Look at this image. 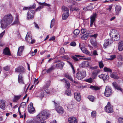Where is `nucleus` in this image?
Returning <instances> with one entry per match:
<instances>
[{"label":"nucleus","mask_w":123,"mask_h":123,"mask_svg":"<svg viewBox=\"0 0 123 123\" xmlns=\"http://www.w3.org/2000/svg\"><path fill=\"white\" fill-rule=\"evenodd\" d=\"M119 123H123V118H119Z\"/></svg>","instance_id":"obj_64"},{"label":"nucleus","mask_w":123,"mask_h":123,"mask_svg":"<svg viewBox=\"0 0 123 123\" xmlns=\"http://www.w3.org/2000/svg\"><path fill=\"white\" fill-rule=\"evenodd\" d=\"M68 122L69 123H77V120L76 118L74 117H70L68 119Z\"/></svg>","instance_id":"obj_18"},{"label":"nucleus","mask_w":123,"mask_h":123,"mask_svg":"<svg viewBox=\"0 0 123 123\" xmlns=\"http://www.w3.org/2000/svg\"><path fill=\"white\" fill-rule=\"evenodd\" d=\"M50 83V82L49 81L47 82L46 83L43 87V89L44 90L48 89L49 87Z\"/></svg>","instance_id":"obj_36"},{"label":"nucleus","mask_w":123,"mask_h":123,"mask_svg":"<svg viewBox=\"0 0 123 123\" xmlns=\"http://www.w3.org/2000/svg\"><path fill=\"white\" fill-rule=\"evenodd\" d=\"M55 22V19L54 18L52 20H51V24H50V28H52L53 26L54 25V23Z\"/></svg>","instance_id":"obj_53"},{"label":"nucleus","mask_w":123,"mask_h":123,"mask_svg":"<svg viewBox=\"0 0 123 123\" xmlns=\"http://www.w3.org/2000/svg\"><path fill=\"white\" fill-rule=\"evenodd\" d=\"M65 77L68 78L70 80L72 81L73 82H74L75 83H76L77 82L74 80L72 78L71 76L68 74H65Z\"/></svg>","instance_id":"obj_28"},{"label":"nucleus","mask_w":123,"mask_h":123,"mask_svg":"<svg viewBox=\"0 0 123 123\" xmlns=\"http://www.w3.org/2000/svg\"><path fill=\"white\" fill-rule=\"evenodd\" d=\"M29 10H32V9H34L36 7L35 4H34L32 5L29 6Z\"/></svg>","instance_id":"obj_45"},{"label":"nucleus","mask_w":123,"mask_h":123,"mask_svg":"<svg viewBox=\"0 0 123 123\" xmlns=\"http://www.w3.org/2000/svg\"><path fill=\"white\" fill-rule=\"evenodd\" d=\"M53 102H54L55 106V108L57 112L61 114H62L64 112L63 108L61 106H59L58 107H57V106L58 105V104L56 103L55 101H54Z\"/></svg>","instance_id":"obj_9"},{"label":"nucleus","mask_w":123,"mask_h":123,"mask_svg":"<svg viewBox=\"0 0 123 123\" xmlns=\"http://www.w3.org/2000/svg\"><path fill=\"white\" fill-rule=\"evenodd\" d=\"M118 49L119 51H121L123 49V42H120L118 44Z\"/></svg>","instance_id":"obj_31"},{"label":"nucleus","mask_w":123,"mask_h":123,"mask_svg":"<svg viewBox=\"0 0 123 123\" xmlns=\"http://www.w3.org/2000/svg\"><path fill=\"white\" fill-rule=\"evenodd\" d=\"M70 45L71 46H74L76 45V43L75 42H73L70 43Z\"/></svg>","instance_id":"obj_63"},{"label":"nucleus","mask_w":123,"mask_h":123,"mask_svg":"<svg viewBox=\"0 0 123 123\" xmlns=\"http://www.w3.org/2000/svg\"><path fill=\"white\" fill-rule=\"evenodd\" d=\"M105 111L108 113H111L113 111L112 106L109 102H108L107 105L105 107Z\"/></svg>","instance_id":"obj_5"},{"label":"nucleus","mask_w":123,"mask_h":123,"mask_svg":"<svg viewBox=\"0 0 123 123\" xmlns=\"http://www.w3.org/2000/svg\"><path fill=\"white\" fill-rule=\"evenodd\" d=\"M117 31L116 30L113 29L112 30L110 33V36L111 37H112L114 36H115V35L117 34Z\"/></svg>","instance_id":"obj_29"},{"label":"nucleus","mask_w":123,"mask_h":123,"mask_svg":"<svg viewBox=\"0 0 123 123\" xmlns=\"http://www.w3.org/2000/svg\"><path fill=\"white\" fill-rule=\"evenodd\" d=\"M86 31V29H82L81 30V33L82 34H84Z\"/></svg>","instance_id":"obj_62"},{"label":"nucleus","mask_w":123,"mask_h":123,"mask_svg":"<svg viewBox=\"0 0 123 123\" xmlns=\"http://www.w3.org/2000/svg\"><path fill=\"white\" fill-rule=\"evenodd\" d=\"M68 62L69 65L72 69L73 73V74H74L75 73V71L73 65L71 62L69 61H68Z\"/></svg>","instance_id":"obj_44"},{"label":"nucleus","mask_w":123,"mask_h":123,"mask_svg":"<svg viewBox=\"0 0 123 123\" xmlns=\"http://www.w3.org/2000/svg\"><path fill=\"white\" fill-rule=\"evenodd\" d=\"M35 14V12L34 10H29L27 13V18L28 19H33Z\"/></svg>","instance_id":"obj_8"},{"label":"nucleus","mask_w":123,"mask_h":123,"mask_svg":"<svg viewBox=\"0 0 123 123\" xmlns=\"http://www.w3.org/2000/svg\"><path fill=\"white\" fill-rule=\"evenodd\" d=\"M25 40L27 42L31 44H33L35 42V40L32 39L31 36L29 35L28 32L26 36Z\"/></svg>","instance_id":"obj_12"},{"label":"nucleus","mask_w":123,"mask_h":123,"mask_svg":"<svg viewBox=\"0 0 123 123\" xmlns=\"http://www.w3.org/2000/svg\"><path fill=\"white\" fill-rule=\"evenodd\" d=\"M104 42V48H105L108 45L112 44L113 43V41L111 39H107L105 40Z\"/></svg>","instance_id":"obj_11"},{"label":"nucleus","mask_w":123,"mask_h":123,"mask_svg":"<svg viewBox=\"0 0 123 123\" xmlns=\"http://www.w3.org/2000/svg\"><path fill=\"white\" fill-rule=\"evenodd\" d=\"M96 116V112L95 111H93L91 113V116L93 117H95Z\"/></svg>","instance_id":"obj_56"},{"label":"nucleus","mask_w":123,"mask_h":123,"mask_svg":"<svg viewBox=\"0 0 123 123\" xmlns=\"http://www.w3.org/2000/svg\"><path fill=\"white\" fill-rule=\"evenodd\" d=\"M87 7V10H91L93 9V7L92 5H90Z\"/></svg>","instance_id":"obj_55"},{"label":"nucleus","mask_w":123,"mask_h":123,"mask_svg":"<svg viewBox=\"0 0 123 123\" xmlns=\"http://www.w3.org/2000/svg\"><path fill=\"white\" fill-rule=\"evenodd\" d=\"M90 88L92 90L96 91L100 89V88L98 87L92 86H90Z\"/></svg>","instance_id":"obj_41"},{"label":"nucleus","mask_w":123,"mask_h":123,"mask_svg":"<svg viewBox=\"0 0 123 123\" xmlns=\"http://www.w3.org/2000/svg\"><path fill=\"white\" fill-rule=\"evenodd\" d=\"M60 62V61L58 60L55 61L54 63H57L55 65H54L55 67V69L59 68L60 69H62L64 65V63L62 62Z\"/></svg>","instance_id":"obj_7"},{"label":"nucleus","mask_w":123,"mask_h":123,"mask_svg":"<svg viewBox=\"0 0 123 123\" xmlns=\"http://www.w3.org/2000/svg\"><path fill=\"white\" fill-rule=\"evenodd\" d=\"M97 14L94 13L90 17V24L91 27H92L93 23L95 20V18L97 16Z\"/></svg>","instance_id":"obj_14"},{"label":"nucleus","mask_w":123,"mask_h":123,"mask_svg":"<svg viewBox=\"0 0 123 123\" xmlns=\"http://www.w3.org/2000/svg\"><path fill=\"white\" fill-rule=\"evenodd\" d=\"M18 83L21 84H24V81L23 77L22 74L20 73L18 76Z\"/></svg>","instance_id":"obj_17"},{"label":"nucleus","mask_w":123,"mask_h":123,"mask_svg":"<svg viewBox=\"0 0 123 123\" xmlns=\"http://www.w3.org/2000/svg\"><path fill=\"white\" fill-rule=\"evenodd\" d=\"M88 37L87 35L84 34L83 35V36L81 37V38L82 39L86 40L87 39Z\"/></svg>","instance_id":"obj_49"},{"label":"nucleus","mask_w":123,"mask_h":123,"mask_svg":"<svg viewBox=\"0 0 123 123\" xmlns=\"http://www.w3.org/2000/svg\"><path fill=\"white\" fill-rule=\"evenodd\" d=\"M26 104L25 102H23L20 105V106L18 108V111L19 113V115L20 116V118H23L24 117V118H25L26 116L25 113L24 112L23 113V115H22V114L20 112V108H23L24 106H25L26 105Z\"/></svg>","instance_id":"obj_10"},{"label":"nucleus","mask_w":123,"mask_h":123,"mask_svg":"<svg viewBox=\"0 0 123 123\" xmlns=\"http://www.w3.org/2000/svg\"><path fill=\"white\" fill-rule=\"evenodd\" d=\"M25 71V69L22 66L19 67L15 69V71L17 72L23 73Z\"/></svg>","instance_id":"obj_19"},{"label":"nucleus","mask_w":123,"mask_h":123,"mask_svg":"<svg viewBox=\"0 0 123 123\" xmlns=\"http://www.w3.org/2000/svg\"><path fill=\"white\" fill-rule=\"evenodd\" d=\"M65 94L67 95L68 96H70L71 95V91L69 89H67L65 92Z\"/></svg>","instance_id":"obj_42"},{"label":"nucleus","mask_w":123,"mask_h":123,"mask_svg":"<svg viewBox=\"0 0 123 123\" xmlns=\"http://www.w3.org/2000/svg\"><path fill=\"white\" fill-rule=\"evenodd\" d=\"M28 112L30 113L33 114L35 112V110L33 106V104L31 103L28 106Z\"/></svg>","instance_id":"obj_13"},{"label":"nucleus","mask_w":123,"mask_h":123,"mask_svg":"<svg viewBox=\"0 0 123 123\" xmlns=\"http://www.w3.org/2000/svg\"><path fill=\"white\" fill-rule=\"evenodd\" d=\"M68 2L70 4L68 7L70 8H72V6L75 4V2L73 0H68Z\"/></svg>","instance_id":"obj_33"},{"label":"nucleus","mask_w":123,"mask_h":123,"mask_svg":"<svg viewBox=\"0 0 123 123\" xmlns=\"http://www.w3.org/2000/svg\"><path fill=\"white\" fill-rule=\"evenodd\" d=\"M80 31L78 29H76L74 31V33L75 35H78L80 33Z\"/></svg>","instance_id":"obj_50"},{"label":"nucleus","mask_w":123,"mask_h":123,"mask_svg":"<svg viewBox=\"0 0 123 123\" xmlns=\"http://www.w3.org/2000/svg\"><path fill=\"white\" fill-rule=\"evenodd\" d=\"M70 10L71 11H73L74 10L76 11H79V9L77 7H76L74 9L72 8H70Z\"/></svg>","instance_id":"obj_59"},{"label":"nucleus","mask_w":123,"mask_h":123,"mask_svg":"<svg viewBox=\"0 0 123 123\" xmlns=\"http://www.w3.org/2000/svg\"><path fill=\"white\" fill-rule=\"evenodd\" d=\"M74 96L76 100L78 101H80L81 99V97L79 93L77 92L74 93Z\"/></svg>","instance_id":"obj_25"},{"label":"nucleus","mask_w":123,"mask_h":123,"mask_svg":"<svg viewBox=\"0 0 123 123\" xmlns=\"http://www.w3.org/2000/svg\"><path fill=\"white\" fill-rule=\"evenodd\" d=\"M100 68H102L104 66V65L103 63L102 62L100 61L98 62Z\"/></svg>","instance_id":"obj_47"},{"label":"nucleus","mask_w":123,"mask_h":123,"mask_svg":"<svg viewBox=\"0 0 123 123\" xmlns=\"http://www.w3.org/2000/svg\"><path fill=\"white\" fill-rule=\"evenodd\" d=\"M69 13H64L62 16V19L64 20L66 19L69 16Z\"/></svg>","instance_id":"obj_37"},{"label":"nucleus","mask_w":123,"mask_h":123,"mask_svg":"<svg viewBox=\"0 0 123 123\" xmlns=\"http://www.w3.org/2000/svg\"><path fill=\"white\" fill-rule=\"evenodd\" d=\"M87 98L90 100L92 102H94L95 99V98L93 96L90 95L88 96Z\"/></svg>","instance_id":"obj_39"},{"label":"nucleus","mask_w":123,"mask_h":123,"mask_svg":"<svg viewBox=\"0 0 123 123\" xmlns=\"http://www.w3.org/2000/svg\"><path fill=\"white\" fill-rule=\"evenodd\" d=\"M115 36H114L112 37L114 41H117L119 39V35L117 33Z\"/></svg>","instance_id":"obj_38"},{"label":"nucleus","mask_w":123,"mask_h":123,"mask_svg":"<svg viewBox=\"0 0 123 123\" xmlns=\"http://www.w3.org/2000/svg\"><path fill=\"white\" fill-rule=\"evenodd\" d=\"M60 52L61 54L65 52L64 49L62 47L60 49Z\"/></svg>","instance_id":"obj_57"},{"label":"nucleus","mask_w":123,"mask_h":123,"mask_svg":"<svg viewBox=\"0 0 123 123\" xmlns=\"http://www.w3.org/2000/svg\"><path fill=\"white\" fill-rule=\"evenodd\" d=\"M55 67L53 65L50 68H49L46 71V73H49L53 70L55 69Z\"/></svg>","instance_id":"obj_40"},{"label":"nucleus","mask_w":123,"mask_h":123,"mask_svg":"<svg viewBox=\"0 0 123 123\" xmlns=\"http://www.w3.org/2000/svg\"><path fill=\"white\" fill-rule=\"evenodd\" d=\"M89 63L86 61H84L80 65V67L82 68L86 67L89 66Z\"/></svg>","instance_id":"obj_27"},{"label":"nucleus","mask_w":123,"mask_h":123,"mask_svg":"<svg viewBox=\"0 0 123 123\" xmlns=\"http://www.w3.org/2000/svg\"><path fill=\"white\" fill-rule=\"evenodd\" d=\"M49 116V115L46 111H42L36 117L35 119L38 123H45L44 120L47 119Z\"/></svg>","instance_id":"obj_2"},{"label":"nucleus","mask_w":123,"mask_h":123,"mask_svg":"<svg viewBox=\"0 0 123 123\" xmlns=\"http://www.w3.org/2000/svg\"><path fill=\"white\" fill-rule=\"evenodd\" d=\"M98 77L99 78L102 79L104 82H107L109 80V76L108 75L101 74L99 75Z\"/></svg>","instance_id":"obj_15"},{"label":"nucleus","mask_w":123,"mask_h":123,"mask_svg":"<svg viewBox=\"0 0 123 123\" xmlns=\"http://www.w3.org/2000/svg\"><path fill=\"white\" fill-rule=\"evenodd\" d=\"M112 90L111 87L109 86H106L104 92L105 95L107 97H109L111 95Z\"/></svg>","instance_id":"obj_4"},{"label":"nucleus","mask_w":123,"mask_h":123,"mask_svg":"<svg viewBox=\"0 0 123 123\" xmlns=\"http://www.w3.org/2000/svg\"><path fill=\"white\" fill-rule=\"evenodd\" d=\"M112 85L114 87L118 90H120L122 91V89H121L119 86L116 82H114L112 83Z\"/></svg>","instance_id":"obj_24"},{"label":"nucleus","mask_w":123,"mask_h":123,"mask_svg":"<svg viewBox=\"0 0 123 123\" xmlns=\"http://www.w3.org/2000/svg\"><path fill=\"white\" fill-rule=\"evenodd\" d=\"M6 101L2 99H0V108L4 110H5L6 107Z\"/></svg>","instance_id":"obj_16"},{"label":"nucleus","mask_w":123,"mask_h":123,"mask_svg":"<svg viewBox=\"0 0 123 123\" xmlns=\"http://www.w3.org/2000/svg\"><path fill=\"white\" fill-rule=\"evenodd\" d=\"M3 53L4 54L7 55H10L11 54L8 48H6L3 50Z\"/></svg>","instance_id":"obj_21"},{"label":"nucleus","mask_w":123,"mask_h":123,"mask_svg":"<svg viewBox=\"0 0 123 123\" xmlns=\"http://www.w3.org/2000/svg\"><path fill=\"white\" fill-rule=\"evenodd\" d=\"M68 111H70L73 108V105L72 104L68 105L67 107Z\"/></svg>","instance_id":"obj_54"},{"label":"nucleus","mask_w":123,"mask_h":123,"mask_svg":"<svg viewBox=\"0 0 123 123\" xmlns=\"http://www.w3.org/2000/svg\"><path fill=\"white\" fill-rule=\"evenodd\" d=\"M26 123H37V121L35 118L33 120L31 121H27L26 122Z\"/></svg>","instance_id":"obj_48"},{"label":"nucleus","mask_w":123,"mask_h":123,"mask_svg":"<svg viewBox=\"0 0 123 123\" xmlns=\"http://www.w3.org/2000/svg\"><path fill=\"white\" fill-rule=\"evenodd\" d=\"M90 42L94 47L96 48L98 47V43L95 39H91Z\"/></svg>","instance_id":"obj_22"},{"label":"nucleus","mask_w":123,"mask_h":123,"mask_svg":"<svg viewBox=\"0 0 123 123\" xmlns=\"http://www.w3.org/2000/svg\"><path fill=\"white\" fill-rule=\"evenodd\" d=\"M21 97V95L14 96V98L13 99V101L14 102H17L20 98Z\"/></svg>","instance_id":"obj_35"},{"label":"nucleus","mask_w":123,"mask_h":123,"mask_svg":"<svg viewBox=\"0 0 123 123\" xmlns=\"http://www.w3.org/2000/svg\"><path fill=\"white\" fill-rule=\"evenodd\" d=\"M72 58L75 62H76L78 61L79 60L77 58V57H76L75 56H72Z\"/></svg>","instance_id":"obj_58"},{"label":"nucleus","mask_w":123,"mask_h":123,"mask_svg":"<svg viewBox=\"0 0 123 123\" xmlns=\"http://www.w3.org/2000/svg\"><path fill=\"white\" fill-rule=\"evenodd\" d=\"M37 3L39 5H42L38 7L35 10L36 12L40 11L41 9L44 7V6H46L48 7H49L50 6V5L49 4L46 3L45 2L41 3L38 2Z\"/></svg>","instance_id":"obj_6"},{"label":"nucleus","mask_w":123,"mask_h":123,"mask_svg":"<svg viewBox=\"0 0 123 123\" xmlns=\"http://www.w3.org/2000/svg\"><path fill=\"white\" fill-rule=\"evenodd\" d=\"M5 33V31L4 30L0 34V40L2 38L3 35Z\"/></svg>","instance_id":"obj_61"},{"label":"nucleus","mask_w":123,"mask_h":123,"mask_svg":"<svg viewBox=\"0 0 123 123\" xmlns=\"http://www.w3.org/2000/svg\"><path fill=\"white\" fill-rule=\"evenodd\" d=\"M123 64V62H117V66L118 67L120 68Z\"/></svg>","instance_id":"obj_51"},{"label":"nucleus","mask_w":123,"mask_h":123,"mask_svg":"<svg viewBox=\"0 0 123 123\" xmlns=\"http://www.w3.org/2000/svg\"><path fill=\"white\" fill-rule=\"evenodd\" d=\"M110 76L115 79H117L118 78V77L117 76V74L115 72L112 73L110 74Z\"/></svg>","instance_id":"obj_32"},{"label":"nucleus","mask_w":123,"mask_h":123,"mask_svg":"<svg viewBox=\"0 0 123 123\" xmlns=\"http://www.w3.org/2000/svg\"><path fill=\"white\" fill-rule=\"evenodd\" d=\"M116 57V56L115 55H113L110 56V57L109 59L110 60H112L114 59Z\"/></svg>","instance_id":"obj_60"},{"label":"nucleus","mask_w":123,"mask_h":123,"mask_svg":"<svg viewBox=\"0 0 123 123\" xmlns=\"http://www.w3.org/2000/svg\"><path fill=\"white\" fill-rule=\"evenodd\" d=\"M117 59L119 60L123 61V55H119L117 56Z\"/></svg>","instance_id":"obj_46"},{"label":"nucleus","mask_w":123,"mask_h":123,"mask_svg":"<svg viewBox=\"0 0 123 123\" xmlns=\"http://www.w3.org/2000/svg\"><path fill=\"white\" fill-rule=\"evenodd\" d=\"M24 46H23L19 47L17 53V55L18 56H20L21 55L24 49Z\"/></svg>","instance_id":"obj_20"},{"label":"nucleus","mask_w":123,"mask_h":123,"mask_svg":"<svg viewBox=\"0 0 123 123\" xmlns=\"http://www.w3.org/2000/svg\"><path fill=\"white\" fill-rule=\"evenodd\" d=\"M104 71L107 72H111V70L109 68L106 67H105L104 68Z\"/></svg>","instance_id":"obj_43"},{"label":"nucleus","mask_w":123,"mask_h":123,"mask_svg":"<svg viewBox=\"0 0 123 123\" xmlns=\"http://www.w3.org/2000/svg\"><path fill=\"white\" fill-rule=\"evenodd\" d=\"M65 84L67 89H69L70 84L69 82L67 81H65Z\"/></svg>","instance_id":"obj_52"},{"label":"nucleus","mask_w":123,"mask_h":123,"mask_svg":"<svg viewBox=\"0 0 123 123\" xmlns=\"http://www.w3.org/2000/svg\"><path fill=\"white\" fill-rule=\"evenodd\" d=\"M86 75V72L85 71L82 70L78 72L76 74V77L79 80H81L85 77Z\"/></svg>","instance_id":"obj_3"},{"label":"nucleus","mask_w":123,"mask_h":123,"mask_svg":"<svg viewBox=\"0 0 123 123\" xmlns=\"http://www.w3.org/2000/svg\"><path fill=\"white\" fill-rule=\"evenodd\" d=\"M100 71L99 70H96L93 71L92 73V77L93 79H95L100 72Z\"/></svg>","instance_id":"obj_23"},{"label":"nucleus","mask_w":123,"mask_h":123,"mask_svg":"<svg viewBox=\"0 0 123 123\" xmlns=\"http://www.w3.org/2000/svg\"><path fill=\"white\" fill-rule=\"evenodd\" d=\"M13 19V17L10 14L5 16L0 21L1 27L3 30L12 23Z\"/></svg>","instance_id":"obj_1"},{"label":"nucleus","mask_w":123,"mask_h":123,"mask_svg":"<svg viewBox=\"0 0 123 123\" xmlns=\"http://www.w3.org/2000/svg\"><path fill=\"white\" fill-rule=\"evenodd\" d=\"M80 49L82 50L83 52L86 54L88 55H90L91 54L88 51L86 50V49L83 47H81L80 48Z\"/></svg>","instance_id":"obj_30"},{"label":"nucleus","mask_w":123,"mask_h":123,"mask_svg":"<svg viewBox=\"0 0 123 123\" xmlns=\"http://www.w3.org/2000/svg\"><path fill=\"white\" fill-rule=\"evenodd\" d=\"M62 11L64 13H69V10L66 7L63 6L62 7Z\"/></svg>","instance_id":"obj_34"},{"label":"nucleus","mask_w":123,"mask_h":123,"mask_svg":"<svg viewBox=\"0 0 123 123\" xmlns=\"http://www.w3.org/2000/svg\"><path fill=\"white\" fill-rule=\"evenodd\" d=\"M115 11L116 14L118 15L120 12L121 9V7L119 5H116L115 7Z\"/></svg>","instance_id":"obj_26"}]
</instances>
